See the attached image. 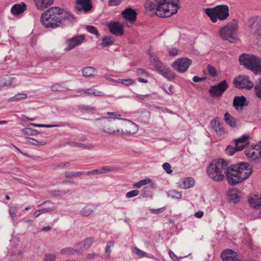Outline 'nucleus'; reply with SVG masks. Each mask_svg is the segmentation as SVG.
Segmentation results:
<instances>
[{
    "instance_id": "nucleus-1",
    "label": "nucleus",
    "mask_w": 261,
    "mask_h": 261,
    "mask_svg": "<svg viewBox=\"0 0 261 261\" xmlns=\"http://www.w3.org/2000/svg\"><path fill=\"white\" fill-rule=\"evenodd\" d=\"M146 10L154 12L161 17H167L177 13L178 0H146L144 5Z\"/></svg>"
},
{
    "instance_id": "nucleus-2",
    "label": "nucleus",
    "mask_w": 261,
    "mask_h": 261,
    "mask_svg": "<svg viewBox=\"0 0 261 261\" xmlns=\"http://www.w3.org/2000/svg\"><path fill=\"white\" fill-rule=\"evenodd\" d=\"M252 172V166L247 163L242 162L228 167L227 180L229 184L234 185L247 179Z\"/></svg>"
},
{
    "instance_id": "nucleus-3",
    "label": "nucleus",
    "mask_w": 261,
    "mask_h": 261,
    "mask_svg": "<svg viewBox=\"0 0 261 261\" xmlns=\"http://www.w3.org/2000/svg\"><path fill=\"white\" fill-rule=\"evenodd\" d=\"M65 11L58 7H51L41 16V22L46 28H55L59 27L65 17Z\"/></svg>"
},
{
    "instance_id": "nucleus-4",
    "label": "nucleus",
    "mask_w": 261,
    "mask_h": 261,
    "mask_svg": "<svg viewBox=\"0 0 261 261\" xmlns=\"http://www.w3.org/2000/svg\"><path fill=\"white\" fill-rule=\"evenodd\" d=\"M228 165L227 161L223 159L213 160L206 169L208 176L216 181H222L226 175Z\"/></svg>"
},
{
    "instance_id": "nucleus-5",
    "label": "nucleus",
    "mask_w": 261,
    "mask_h": 261,
    "mask_svg": "<svg viewBox=\"0 0 261 261\" xmlns=\"http://www.w3.org/2000/svg\"><path fill=\"white\" fill-rule=\"evenodd\" d=\"M241 65L257 73H261V60L254 55L243 54L239 58Z\"/></svg>"
},
{
    "instance_id": "nucleus-6",
    "label": "nucleus",
    "mask_w": 261,
    "mask_h": 261,
    "mask_svg": "<svg viewBox=\"0 0 261 261\" xmlns=\"http://www.w3.org/2000/svg\"><path fill=\"white\" fill-rule=\"evenodd\" d=\"M238 31V22L236 20H232L220 30V35L224 40L230 42H233L237 40Z\"/></svg>"
},
{
    "instance_id": "nucleus-7",
    "label": "nucleus",
    "mask_w": 261,
    "mask_h": 261,
    "mask_svg": "<svg viewBox=\"0 0 261 261\" xmlns=\"http://www.w3.org/2000/svg\"><path fill=\"white\" fill-rule=\"evenodd\" d=\"M204 12L214 22H216L218 19L225 20L229 16V8L224 5H218L212 8H206Z\"/></svg>"
},
{
    "instance_id": "nucleus-8",
    "label": "nucleus",
    "mask_w": 261,
    "mask_h": 261,
    "mask_svg": "<svg viewBox=\"0 0 261 261\" xmlns=\"http://www.w3.org/2000/svg\"><path fill=\"white\" fill-rule=\"evenodd\" d=\"M149 55L150 62L154 66L158 71L168 79L172 80L174 79V73L169 68L164 66L154 53L150 51Z\"/></svg>"
},
{
    "instance_id": "nucleus-9",
    "label": "nucleus",
    "mask_w": 261,
    "mask_h": 261,
    "mask_svg": "<svg viewBox=\"0 0 261 261\" xmlns=\"http://www.w3.org/2000/svg\"><path fill=\"white\" fill-rule=\"evenodd\" d=\"M248 27L252 37L261 42V16H255L251 17L248 21Z\"/></svg>"
},
{
    "instance_id": "nucleus-10",
    "label": "nucleus",
    "mask_w": 261,
    "mask_h": 261,
    "mask_svg": "<svg viewBox=\"0 0 261 261\" xmlns=\"http://www.w3.org/2000/svg\"><path fill=\"white\" fill-rule=\"evenodd\" d=\"M108 115H113V117H108L106 119V125L103 127V130L105 133L109 134H114L116 133L119 132V129L117 127H113V124L112 123V120L115 119H120L121 115L118 112H108Z\"/></svg>"
},
{
    "instance_id": "nucleus-11",
    "label": "nucleus",
    "mask_w": 261,
    "mask_h": 261,
    "mask_svg": "<svg viewBox=\"0 0 261 261\" xmlns=\"http://www.w3.org/2000/svg\"><path fill=\"white\" fill-rule=\"evenodd\" d=\"M248 143V137L243 136L241 138L235 141L236 147L232 146H228L225 150L227 155H232L236 151H241L244 149L245 146Z\"/></svg>"
},
{
    "instance_id": "nucleus-12",
    "label": "nucleus",
    "mask_w": 261,
    "mask_h": 261,
    "mask_svg": "<svg viewBox=\"0 0 261 261\" xmlns=\"http://www.w3.org/2000/svg\"><path fill=\"white\" fill-rule=\"evenodd\" d=\"M192 63V60L186 58L177 59L172 64V67L177 72H185Z\"/></svg>"
},
{
    "instance_id": "nucleus-13",
    "label": "nucleus",
    "mask_w": 261,
    "mask_h": 261,
    "mask_svg": "<svg viewBox=\"0 0 261 261\" xmlns=\"http://www.w3.org/2000/svg\"><path fill=\"white\" fill-rule=\"evenodd\" d=\"M227 88V82L226 80H224L217 85L211 86L209 89V93L212 97H220Z\"/></svg>"
},
{
    "instance_id": "nucleus-14",
    "label": "nucleus",
    "mask_w": 261,
    "mask_h": 261,
    "mask_svg": "<svg viewBox=\"0 0 261 261\" xmlns=\"http://www.w3.org/2000/svg\"><path fill=\"white\" fill-rule=\"evenodd\" d=\"M233 84L236 87L238 88H246L250 89L253 87V83L246 75H239L236 77L233 81Z\"/></svg>"
},
{
    "instance_id": "nucleus-15",
    "label": "nucleus",
    "mask_w": 261,
    "mask_h": 261,
    "mask_svg": "<svg viewBox=\"0 0 261 261\" xmlns=\"http://www.w3.org/2000/svg\"><path fill=\"white\" fill-rule=\"evenodd\" d=\"M245 154L249 159L255 160L261 158V141L246 149Z\"/></svg>"
},
{
    "instance_id": "nucleus-16",
    "label": "nucleus",
    "mask_w": 261,
    "mask_h": 261,
    "mask_svg": "<svg viewBox=\"0 0 261 261\" xmlns=\"http://www.w3.org/2000/svg\"><path fill=\"white\" fill-rule=\"evenodd\" d=\"M110 32L116 36H121L124 33V25L118 21H111L108 24Z\"/></svg>"
},
{
    "instance_id": "nucleus-17",
    "label": "nucleus",
    "mask_w": 261,
    "mask_h": 261,
    "mask_svg": "<svg viewBox=\"0 0 261 261\" xmlns=\"http://www.w3.org/2000/svg\"><path fill=\"white\" fill-rule=\"evenodd\" d=\"M122 17L129 21V22H134L137 18V12L130 8L125 9L121 13Z\"/></svg>"
},
{
    "instance_id": "nucleus-18",
    "label": "nucleus",
    "mask_w": 261,
    "mask_h": 261,
    "mask_svg": "<svg viewBox=\"0 0 261 261\" xmlns=\"http://www.w3.org/2000/svg\"><path fill=\"white\" fill-rule=\"evenodd\" d=\"M76 8L80 11H89L92 8L91 0H77Z\"/></svg>"
},
{
    "instance_id": "nucleus-19",
    "label": "nucleus",
    "mask_w": 261,
    "mask_h": 261,
    "mask_svg": "<svg viewBox=\"0 0 261 261\" xmlns=\"http://www.w3.org/2000/svg\"><path fill=\"white\" fill-rule=\"evenodd\" d=\"M84 39V36L80 35L73 37L71 39L67 41V47L65 49L66 50L68 51L72 49L76 46L80 44Z\"/></svg>"
},
{
    "instance_id": "nucleus-20",
    "label": "nucleus",
    "mask_w": 261,
    "mask_h": 261,
    "mask_svg": "<svg viewBox=\"0 0 261 261\" xmlns=\"http://www.w3.org/2000/svg\"><path fill=\"white\" fill-rule=\"evenodd\" d=\"M178 187L187 189H189L194 186L195 185V180L192 177H186L181 178L178 182Z\"/></svg>"
},
{
    "instance_id": "nucleus-21",
    "label": "nucleus",
    "mask_w": 261,
    "mask_h": 261,
    "mask_svg": "<svg viewBox=\"0 0 261 261\" xmlns=\"http://www.w3.org/2000/svg\"><path fill=\"white\" fill-rule=\"evenodd\" d=\"M93 242V238H88L85 239L83 241L77 244L75 247L78 249L79 252L83 251L89 248Z\"/></svg>"
},
{
    "instance_id": "nucleus-22",
    "label": "nucleus",
    "mask_w": 261,
    "mask_h": 261,
    "mask_svg": "<svg viewBox=\"0 0 261 261\" xmlns=\"http://www.w3.org/2000/svg\"><path fill=\"white\" fill-rule=\"evenodd\" d=\"M35 4L39 10H43L53 4V0H33Z\"/></svg>"
},
{
    "instance_id": "nucleus-23",
    "label": "nucleus",
    "mask_w": 261,
    "mask_h": 261,
    "mask_svg": "<svg viewBox=\"0 0 261 261\" xmlns=\"http://www.w3.org/2000/svg\"><path fill=\"white\" fill-rule=\"evenodd\" d=\"M224 120L226 123L232 128H238L240 126L237 120L228 113L225 114Z\"/></svg>"
},
{
    "instance_id": "nucleus-24",
    "label": "nucleus",
    "mask_w": 261,
    "mask_h": 261,
    "mask_svg": "<svg viewBox=\"0 0 261 261\" xmlns=\"http://www.w3.org/2000/svg\"><path fill=\"white\" fill-rule=\"evenodd\" d=\"M27 10V6L24 3L16 4L11 8V12L14 15H17L22 13Z\"/></svg>"
},
{
    "instance_id": "nucleus-25",
    "label": "nucleus",
    "mask_w": 261,
    "mask_h": 261,
    "mask_svg": "<svg viewBox=\"0 0 261 261\" xmlns=\"http://www.w3.org/2000/svg\"><path fill=\"white\" fill-rule=\"evenodd\" d=\"M228 198L229 200L233 203H237L240 199L239 192L237 189H231L228 191Z\"/></svg>"
},
{
    "instance_id": "nucleus-26",
    "label": "nucleus",
    "mask_w": 261,
    "mask_h": 261,
    "mask_svg": "<svg viewBox=\"0 0 261 261\" xmlns=\"http://www.w3.org/2000/svg\"><path fill=\"white\" fill-rule=\"evenodd\" d=\"M249 202L254 208L261 207V195H254L251 196L249 199Z\"/></svg>"
},
{
    "instance_id": "nucleus-27",
    "label": "nucleus",
    "mask_w": 261,
    "mask_h": 261,
    "mask_svg": "<svg viewBox=\"0 0 261 261\" xmlns=\"http://www.w3.org/2000/svg\"><path fill=\"white\" fill-rule=\"evenodd\" d=\"M113 170V168L112 167H108V166H105V167H103L99 169L89 171L86 173V174L89 175V174H98L105 173L110 172L111 171H112Z\"/></svg>"
},
{
    "instance_id": "nucleus-28",
    "label": "nucleus",
    "mask_w": 261,
    "mask_h": 261,
    "mask_svg": "<svg viewBox=\"0 0 261 261\" xmlns=\"http://www.w3.org/2000/svg\"><path fill=\"white\" fill-rule=\"evenodd\" d=\"M127 121L125 124V132L126 133L132 134L135 133L138 130L137 125L131 121L125 120Z\"/></svg>"
},
{
    "instance_id": "nucleus-29",
    "label": "nucleus",
    "mask_w": 261,
    "mask_h": 261,
    "mask_svg": "<svg viewBox=\"0 0 261 261\" xmlns=\"http://www.w3.org/2000/svg\"><path fill=\"white\" fill-rule=\"evenodd\" d=\"M245 101L246 98L244 96H236L233 99V106L237 110L241 109L242 107L244 106Z\"/></svg>"
},
{
    "instance_id": "nucleus-30",
    "label": "nucleus",
    "mask_w": 261,
    "mask_h": 261,
    "mask_svg": "<svg viewBox=\"0 0 261 261\" xmlns=\"http://www.w3.org/2000/svg\"><path fill=\"white\" fill-rule=\"evenodd\" d=\"M15 79L7 76L2 78L0 82V87L9 86H14Z\"/></svg>"
},
{
    "instance_id": "nucleus-31",
    "label": "nucleus",
    "mask_w": 261,
    "mask_h": 261,
    "mask_svg": "<svg viewBox=\"0 0 261 261\" xmlns=\"http://www.w3.org/2000/svg\"><path fill=\"white\" fill-rule=\"evenodd\" d=\"M95 69L92 67H86L83 69L82 73L84 76H92L96 73Z\"/></svg>"
},
{
    "instance_id": "nucleus-32",
    "label": "nucleus",
    "mask_w": 261,
    "mask_h": 261,
    "mask_svg": "<svg viewBox=\"0 0 261 261\" xmlns=\"http://www.w3.org/2000/svg\"><path fill=\"white\" fill-rule=\"evenodd\" d=\"M84 93L89 94V95H93L95 96H105V94L102 92L98 91L94 88H90V89L85 90Z\"/></svg>"
},
{
    "instance_id": "nucleus-33",
    "label": "nucleus",
    "mask_w": 261,
    "mask_h": 261,
    "mask_svg": "<svg viewBox=\"0 0 261 261\" xmlns=\"http://www.w3.org/2000/svg\"><path fill=\"white\" fill-rule=\"evenodd\" d=\"M78 252H79V251L76 247L75 249L65 248L60 251V253L62 255H73Z\"/></svg>"
},
{
    "instance_id": "nucleus-34",
    "label": "nucleus",
    "mask_w": 261,
    "mask_h": 261,
    "mask_svg": "<svg viewBox=\"0 0 261 261\" xmlns=\"http://www.w3.org/2000/svg\"><path fill=\"white\" fill-rule=\"evenodd\" d=\"M117 83H120L125 86H129L135 83V81L130 79H118L117 81Z\"/></svg>"
},
{
    "instance_id": "nucleus-35",
    "label": "nucleus",
    "mask_w": 261,
    "mask_h": 261,
    "mask_svg": "<svg viewBox=\"0 0 261 261\" xmlns=\"http://www.w3.org/2000/svg\"><path fill=\"white\" fill-rule=\"evenodd\" d=\"M94 209L92 205H88L86 206L82 211L81 214L83 216H87L90 215Z\"/></svg>"
},
{
    "instance_id": "nucleus-36",
    "label": "nucleus",
    "mask_w": 261,
    "mask_h": 261,
    "mask_svg": "<svg viewBox=\"0 0 261 261\" xmlns=\"http://www.w3.org/2000/svg\"><path fill=\"white\" fill-rule=\"evenodd\" d=\"M168 195L172 198L179 199L181 198V193L175 190H170L168 193Z\"/></svg>"
},
{
    "instance_id": "nucleus-37",
    "label": "nucleus",
    "mask_w": 261,
    "mask_h": 261,
    "mask_svg": "<svg viewBox=\"0 0 261 261\" xmlns=\"http://www.w3.org/2000/svg\"><path fill=\"white\" fill-rule=\"evenodd\" d=\"M151 179H150L149 178L142 179V180H140V181L135 183L134 185V187H135L137 188H140L143 186L150 184L151 182Z\"/></svg>"
},
{
    "instance_id": "nucleus-38",
    "label": "nucleus",
    "mask_w": 261,
    "mask_h": 261,
    "mask_svg": "<svg viewBox=\"0 0 261 261\" xmlns=\"http://www.w3.org/2000/svg\"><path fill=\"white\" fill-rule=\"evenodd\" d=\"M133 252L140 257L147 256V253L140 249L134 247L132 249Z\"/></svg>"
},
{
    "instance_id": "nucleus-39",
    "label": "nucleus",
    "mask_w": 261,
    "mask_h": 261,
    "mask_svg": "<svg viewBox=\"0 0 261 261\" xmlns=\"http://www.w3.org/2000/svg\"><path fill=\"white\" fill-rule=\"evenodd\" d=\"M114 43L113 38L110 37H106L102 40V45L104 46L111 45Z\"/></svg>"
},
{
    "instance_id": "nucleus-40",
    "label": "nucleus",
    "mask_w": 261,
    "mask_h": 261,
    "mask_svg": "<svg viewBox=\"0 0 261 261\" xmlns=\"http://www.w3.org/2000/svg\"><path fill=\"white\" fill-rule=\"evenodd\" d=\"M27 97V95L24 93H19L15 95L14 96L11 98L10 100L12 101L19 100L21 99H25Z\"/></svg>"
},
{
    "instance_id": "nucleus-41",
    "label": "nucleus",
    "mask_w": 261,
    "mask_h": 261,
    "mask_svg": "<svg viewBox=\"0 0 261 261\" xmlns=\"http://www.w3.org/2000/svg\"><path fill=\"white\" fill-rule=\"evenodd\" d=\"M255 92L257 96L261 98V79L255 87Z\"/></svg>"
},
{
    "instance_id": "nucleus-42",
    "label": "nucleus",
    "mask_w": 261,
    "mask_h": 261,
    "mask_svg": "<svg viewBox=\"0 0 261 261\" xmlns=\"http://www.w3.org/2000/svg\"><path fill=\"white\" fill-rule=\"evenodd\" d=\"M139 193V191L137 190H134L130 191L129 192H128L126 194V197L128 198L134 197L135 196H137Z\"/></svg>"
},
{
    "instance_id": "nucleus-43",
    "label": "nucleus",
    "mask_w": 261,
    "mask_h": 261,
    "mask_svg": "<svg viewBox=\"0 0 261 261\" xmlns=\"http://www.w3.org/2000/svg\"><path fill=\"white\" fill-rule=\"evenodd\" d=\"M83 173L82 172H67L65 173V175L67 177H77L82 175Z\"/></svg>"
},
{
    "instance_id": "nucleus-44",
    "label": "nucleus",
    "mask_w": 261,
    "mask_h": 261,
    "mask_svg": "<svg viewBox=\"0 0 261 261\" xmlns=\"http://www.w3.org/2000/svg\"><path fill=\"white\" fill-rule=\"evenodd\" d=\"M56 258V255L54 254H46L43 261H54Z\"/></svg>"
},
{
    "instance_id": "nucleus-45",
    "label": "nucleus",
    "mask_w": 261,
    "mask_h": 261,
    "mask_svg": "<svg viewBox=\"0 0 261 261\" xmlns=\"http://www.w3.org/2000/svg\"><path fill=\"white\" fill-rule=\"evenodd\" d=\"M168 52L170 56L174 57L178 55V49L176 48H171L169 49Z\"/></svg>"
},
{
    "instance_id": "nucleus-46",
    "label": "nucleus",
    "mask_w": 261,
    "mask_h": 261,
    "mask_svg": "<svg viewBox=\"0 0 261 261\" xmlns=\"http://www.w3.org/2000/svg\"><path fill=\"white\" fill-rule=\"evenodd\" d=\"M215 130L217 133V134L220 136H223L225 133V129L222 126V125H221L220 127H218L217 128H216V129H215Z\"/></svg>"
},
{
    "instance_id": "nucleus-47",
    "label": "nucleus",
    "mask_w": 261,
    "mask_h": 261,
    "mask_svg": "<svg viewBox=\"0 0 261 261\" xmlns=\"http://www.w3.org/2000/svg\"><path fill=\"white\" fill-rule=\"evenodd\" d=\"M207 70H208V73L212 76H214L216 75L217 71L214 67L208 65L207 67Z\"/></svg>"
},
{
    "instance_id": "nucleus-48",
    "label": "nucleus",
    "mask_w": 261,
    "mask_h": 261,
    "mask_svg": "<svg viewBox=\"0 0 261 261\" xmlns=\"http://www.w3.org/2000/svg\"><path fill=\"white\" fill-rule=\"evenodd\" d=\"M163 169L166 171V172L168 174H170L172 173V171L171 169V166L168 163H165L163 165Z\"/></svg>"
},
{
    "instance_id": "nucleus-49",
    "label": "nucleus",
    "mask_w": 261,
    "mask_h": 261,
    "mask_svg": "<svg viewBox=\"0 0 261 261\" xmlns=\"http://www.w3.org/2000/svg\"><path fill=\"white\" fill-rule=\"evenodd\" d=\"M31 125L34 126L38 127H53L56 126L55 125H46V124H36V123H31Z\"/></svg>"
},
{
    "instance_id": "nucleus-50",
    "label": "nucleus",
    "mask_w": 261,
    "mask_h": 261,
    "mask_svg": "<svg viewBox=\"0 0 261 261\" xmlns=\"http://www.w3.org/2000/svg\"><path fill=\"white\" fill-rule=\"evenodd\" d=\"M211 124L215 130L221 125L220 122L217 120H212Z\"/></svg>"
},
{
    "instance_id": "nucleus-51",
    "label": "nucleus",
    "mask_w": 261,
    "mask_h": 261,
    "mask_svg": "<svg viewBox=\"0 0 261 261\" xmlns=\"http://www.w3.org/2000/svg\"><path fill=\"white\" fill-rule=\"evenodd\" d=\"M56 209V207L55 206H53L50 207L44 208H42L40 210V211H41V214H43V213H48V212H50L54 211Z\"/></svg>"
},
{
    "instance_id": "nucleus-52",
    "label": "nucleus",
    "mask_w": 261,
    "mask_h": 261,
    "mask_svg": "<svg viewBox=\"0 0 261 261\" xmlns=\"http://www.w3.org/2000/svg\"><path fill=\"white\" fill-rule=\"evenodd\" d=\"M86 29L89 32L93 34H97V31L95 27L93 26H87Z\"/></svg>"
},
{
    "instance_id": "nucleus-53",
    "label": "nucleus",
    "mask_w": 261,
    "mask_h": 261,
    "mask_svg": "<svg viewBox=\"0 0 261 261\" xmlns=\"http://www.w3.org/2000/svg\"><path fill=\"white\" fill-rule=\"evenodd\" d=\"M136 71L138 75H142L146 77H148L149 76V74L147 72H146L144 69L140 68L137 69Z\"/></svg>"
},
{
    "instance_id": "nucleus-54",
    "label": "nucleus",
    "mask_w": 261,
    "mask_h": 261,
    "mask_svg": "<svg viewBox=\"0 0 261 261\" xmlns=\"http://www.w3.org/2000/svg\"><path fill=\"white\" fill-rule=\"evenodd\" d=\"M122 0H109V4L110 6H114L119 5Z\"/></svg>"
},
{
    "instance_id": "nucleus-55",
    "label": "nucleus",
    "mask_w": 261,
    "mask_h": 261,
    "mask_svg": "<svg viewBox=\"0 0 261 261\" xmlns=\"http://www.w3.org/2000/svg\"><path fill=\"white\" fill-rule=\"evenodd\" d=\"M114 242H109L108 243L106 246V253L109 255L110 252V248L113 246Z\"/></svg>"
},
{
    "instance_id": "nucleus-56",
    "label": "nucleus",
    "mask_w": 261,
    "mask_h": 261,
    "mask_svg": "<svg viewBox=\"0 0 261 261\" xmlns=\"http://www.w3.org/2000/svg\"><path fill=\"white\" fill-rule=\"evenodd\" d=\"M62 89V87L59 84L55 85L53 86L51 88V90L53 91H61Z\"/></svg>"
},
{
    "instance_id": "nucleus-57",
    "label": "nucleus",
    "mask_w": 261,
    "mask_h": 261,
    "mask_svg": "<svg viewBox=\"0 0 261 261\" xmlns=\"http://www.w3.org/2000/svg\"><path fill=\"white\" fill-rule=\"evenodd\" d=\"M169 254L170 256V257L174 261H176L177 259V256L171 251L170 250L169 251Z\"/></svg>"
},
{
    "instance_id": "nucleus-58",
    "label": "nucleus",
    "mask_w": 261,
    "mask_h": 261,
    "mask_svg": "<svg viewBox=\"0 0 261 261\" xmlns=\"http://www.w3.org/2000/svg\"><path fill=\"white\" fill-rule=\"evenodd\" d=\"M203 214H204L202 211H199L196 212V213H195L194 216L195 217H196L197 218H201L203 217Z\"/></svg>"
},
{
    "instance_id": "nucleus-59",
    "label": "nucleus",
    "mask_w": 261,
    "mask_h": 261,
    "mask_svg": "<svg viewBox=\"0 0 261 261\" xmlns=\"http://www.w3.org/2000/svg\"><path fill=\"white\" fill-rule=\"evenodd\" d=\"M9 213H10V215L11 216V217L14 219V217H15V213H16L15 208H11L9 210Z\"/></svg>"
},
{
    "instance_id": "nucleus-60",
    "label": "nucleus",
    "mask_w": 261,
    "mask_h": 261,
    "mask_svg": "<svg viewBox=\"0 0 261 261\" xmlns=\"http://www.w3.org/2000/svg\"><path fill=\"white\" fill-rule=\"evenodd\" d=\"M41 211H40V210H37V211H36L34 214H33V217L34 218H37L38 217V216H39L40 215H41Z\"/></svg>"
},
{
    "instance_id": "nucleus-61",
    "label": "nucleus",
    "mask_w": 261,
    "mask_h": 261,
    "mask_svg": "<svg viewBox=\"0 0 261 261\" xmlns=\"http://www.w3.org/2000/svg\"><path fill=\"white\" fill-rule=\"evenodd\" d=\"M28 142L32 144H36L38 143V142L37 140L33 139L32 138H29L28 139Z\"/></svg>"
},
{
    "instance_id": "nucleus-62",
    "label": "nucleus",
    "mask_w": 261,
    "mask_h": 261,
    "mask_svg": "<svg viewBox=\"0 0 261 261\" xmlns=\"http://www.w3.org/2000/svg\"><path fill=\"white\" fill-rule=\"evenodd\" d=\"M105 79L107 80L111 81V82H112L113 83H117V80L113 79L110 77V76H109L108 75H106L105 76Z\"/></svg>"
},
{
    "instance_id": "nucleus-63",
    "label": "nucleus",
    "mask_w": 261,
    "mask_h": 261,
    "mask_svg": "<svg viewBox=\"0 0 261 261\" xmlns=\"http://www.w3.org/2000/svg\"><path fill=\"white\" fill-rule=\"evenodd\" d=\"M150 211L153 214H158L161 212V208H159L156 210L150 209Z\"/></svg>"
},
{
    "instance_id": "nucleus-64",
    "label": "nucleus",
    "mask_w": 261,
    "mask_h": 261,
    "mask_svg": "<svg viewBox=\"0 0 261 261\" xmlns=\"http://www.w3.org/2000/svg\"><path fill=\"white\" fill-rule=\"evenodd\" d=\"M193 80L195 82H199L201 81V79L198 76H195L193 77Z\"/></svg>"
}]
</instances>
